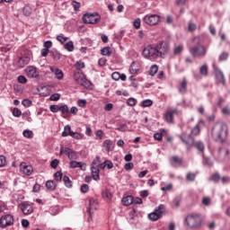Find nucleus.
<instances>
[{"mask_svg":"<svg viewBox=\"0 0 230 230\" xmlns=\"http://www.w3.org/2000/svg\"><path fill=\"white\" fill-rule=\"evenodd\" d=\"M170 51V44L166 41H160L156 44L147 45L144 48L142 55L144 58L151 60L152 62H157L159 58H164L165 55H168Z\"/></svg>","mask_w":230,"mask_h":230,"instance_id":"f257e3e1","label":"nucleus"},{"mask_svg":"<svg viewBox=\"0 0 230 230\" xmlns=\"http://www.w3.org/2000/svg\"><path fill=\"white\" fill-rule=\"evenodd\" d=\"M227 124H226L225 122L216 123L212 130L214 139H216L219 143H224V141H226L227 137Z\"/></svg>","mask_w":230,"mask_h":230,"instance_id":"f03ea898","label":"nucleus"},{"mask_svg":"<svg viewBox=\"0 0 230 230\" xmlns=\"http://www.w3.org/2000/svg\"><path fill=\"white\" fill-rule=\"evenodd\" d=\"M185 222L188 227L190 229H197V227H200V224H202V218H200V215L199 214H190L187 216Z\"/></svg>","mask_w":230,"mask_h":230,"instance_id":"7ed1b4c3","label":"nucleus"},{"mask_svg":"<svg viewBox=\"0 0 230 230\" xmlns=\"http://www.w3.org/2000/svg\"><path fill=\"white\" fill-rule=\"evenodd\" d=\"M165 211H166V206L161 204L158 207H156L153 212L148 214V218L152 222H157V220H160V218H163Z\"/></svg>","mask_w":230,"mask_h":230,"instance_id":"20e7f679","label":"nucleus"},{"mask_svg":"<svg viewBox=\"0 0 230 230\" xmlns=\"http://www.w3.org/2000/svg\"><path fill=\"white\" fill-rule=\"evenodd\" d=\"M15 223V218L12 214H4L0 217V229H6V227H12Z\"/></svg>","mask_w":230,"mask_h":230,"instance_id":"39448f33","label":"nucleus"},{"mask_svg":"<svg viewBox=\"0 0 230 230\" xmlns=\"http://www.w3.org/2000/svg\"><path fill=\"white\" fill-rule=\"evenodd\" d=\"M84 24H97L102 20V16L98 13H85L83 15Z\"/></svg>","mask_w":230,"mask_h":230,"instance_id":"423d86ee","label":"nucleus"},{"mask_svg":"<svg viewBox=\"0 0 230 230\" xmlns=\"http://www.w3.org/2000/svg\"><path fill=\"white\" fill-rule=\"evenodd\" d=\"M190 54L192 57L196 58H204L208 53V49L202 45L192 47L190 49Z\"/></svg>","mask_w":230,"mask_h":230,"instance_id":"0eeeda50","label":"nucleus"},{"mask_svg":"<svg viewBox=\"0 0 230 230\" xmlns=\"http://www.w3.org/2000/svg\"><path fill=\"white\" fill-rule=\"evenodd\" d=\"M143 22L148 26H157L161 22V16L159 14H146L143 18Z\"/></svg>","mask_w":230,"mask_h":230,"instance_id":"6e6552de","label":"nucleus"},{"mask_svg":"<svg viewBox=\"0 0 230 230\" xmlns=\"http://www.w3.org/2000/svg\"><path fill=\"white\" fill-rule=\"evenodd\" d=\"M75 80L79 85L85 87V89H89L93 85V83H91L84 74H75Z\"/></svg>","mask_w":230,"mask_h":230,"instance_id":"1a4fd4ad","label":"nucleus"},{"mask_svg":"<svg viewBox=\"0 0 230 230\" xmlns=\"http://www.w3.org/2000/svg\"><path fill=\"white\" fill-rule=\"evenodd\" d=\"M181 141L184 143L187 146V150H191V146H193V143L195 142V138L191 135H188L186 133H182L179 136Z\"/></svg>","mask_w":230,"mask_h":230,"instance_id":"9d476101","label":"nucleus"},{"mask_svg":"<svg viewBox=\"0 0 230 230\" xmlns=\"http://www.w3.org/2000/svg\"><path fill=\"white\" fill-rule=\"evenodd\" d=\"M213 69H214V75L216 76L217 82H218V84H221V85H225L226 76L224 75V72H222V70H220V68H218L215 65L213 66Z\"/></svg>","mask_w":230,"mask_h":230,"instance_id":"9b49d317","label":"nucleus"},{"mask_svg":"<svg viewBox=\"0 0 230 230\" xmlns=\"http://www.w3.org/2000/svg\"><path fill=\"white\" fill-rule=\"evenodd\" d=\"M19 208L23 215H31L33 213V205L30 202L23 201L19 204Z\"/></svg>","mask_w":230,"mask_h":230,"instance_id":"f8f14e48","label":"nucleus"},{"mask_svg":"<svg viewBox=\"0 0 230 230\" xmlns=\"http://www.w3.org/2000/svg\"><path fill=\"white\" fill-rule=\"evenodd\" d=\"M31 61V56L30 54H25L19 58L17 63L18 67L22 69V67H26V66H28V64H30Z\"/></svg>","mask_w":230,"mask_h":230,"instance_id":"ddd939ff","label":"nucleus"},{"mask_svg":"<svg viewBox=\"0 0 230 230\" xmlns=\"http://www.w3.org/2000/svg\"><path fill=\"white\" fill-rule=\"evenodd\" d=\"M20 172H22L23 175L30 176L31 173H33V167L31 165L26 164V163L22 162L20 164Z\"/></svg>","mask_w":230,"mask_h":230,"instance_id":"4468645a","label":"nucleus"},{"mask_svg":"<svg viewBox=\"0 0 230 230\" xmlns=\"http://www.w3.org/2000/svg\"><path fill=\"white\" fill-rule=\"evenodd\" d=\"M64 154H65V155H66L68 157V159H70V161L78 159V155H77L76 151H75L69 147H65Z\"/></svg>","mask_w":230,"mask_h":230,"instance_id":"2eb2a0df","label":"nucleus"},{"mask_svg":"<svg viewBox=\"0 0 230 230\" xmlns=\"http://www.w3.org/2000/svg\"><path fill=\"white\" fill-rule=\"evenodd\" d=\"M50 71L57 80H64V72L57 66H50Z\"/></svg>","mask_w":230,"mask_h":230,"instance_id":"dca6fc26","label":"nucleus"},{"mask_svg":"<svg viewBox=\"0 0 230 230\" xmlns=\"http://www.w3.org/2000/svg\"><path fill=\"white\" fill-rule=\"evenodd\" d=\"M25 71L28 78H37L39 76V71L34 66H28Z\"/></svg>","mask_w":230,"mask_h":230,"instance_id":"f3484780","label":"nucleus"},{"mask_svg":"<svg viewBox=\"0 0 230 230\" xmlns=\"http://www.w3.org/2000/svg\"><path fill=\"white\" fill-rule=\"evenodd\" d=\"M192 146L199 152V154H204V150H206V146L204 145V142L200 140H197L193 142Z\"/></svg>","mask_w":230,"mask_h":230,"instance_id":"a211bd4d","label":"nucleus"},{"mask_svg":"<svg viewBox=\"0 0 230 230\" xmlns=\"http://www.w3.org/2000/svg\"><path fill=\"white\" fill-rule=\"evenodd\" d=\"M206 122L204 120H199V123L191 129L192 136H199L200 134V127H204Z\"/></svg>","mask_w":230,"mask_h":230,"instance_id":"6ab92c4d","label":"nucleus"},{"mask_svg":"<svg viewBox=\"0 0 230 230\" xmlns=\"http://www.w3.org/2000/svg\"><path fill=\"white\" fill-rule=\"evenodd\" d=\"M45 187L49 191H55V190H57V181L49 180L46 181Z\"/></svg>","mask_w":230,"mask_h":230,"instance_id":"aec40b11","label":"nucleus"},{"mask_svg":"<svg viewBox=\"0 0 230 230\" xmlns=\"http://www.w3.org/2000/svg\"><path fill=\"white\" fill-rule=\"evenodd\" d=\"M187 87H188V81H186V79H183L180 84V85L178 86L179 93L181 94H186Z\"/></svg>","mask_w":230,"mask_h":230,"instance_id":"412c9836","label":"nucleus"},{"mask_svg":"<svg viewBox=\"0 0 230 230\" xmlns=\"http://www.w3.org/2000/svg\"><path fill=\"white\" fill-rule=\"evenodd\" d=\"M96 209H98V202H96V199H91L89 208H88L90 215H93V211H96Z\"/></svg>","mask_w":230,"mask_h":230,"instance_id":"4be33fe9","label":"nucleus"},{"mask_svg":"<svg viewBox=\"0 0 230 230\" xmlns=\"http://www.w3.org/2000/svg\"><path fill=\"white\" fill-rule=\"evenodd\" d=\"M70 168H80V170H85V167L84 168V164L82 162H76V161H70L69 163Z\"/></svg>","mask_w":230,"mask_h":230,"instance_id":"5701e85b","label":"nucleus"},{"mask_svg":"<svg viewBox=\"0 0 230 230\" xmlns=\"http://www.w3.org/2000/svg\"><path fill=\"white\" fill-rule=\"evenodd\" d=\"M123 206H130L134 204V196H127L122 199Z\"/></svg>","mask_w":230,"mask_h":230,"instance_id":"b1692460","label":"nucleus"},{"mask_svg":"<svg viewBox=\"0 0 230 230\" xmlns=\"http://www.w3.org/2000/svg\"><path fill=\"white\" fill-rule=\"evenodd\" d=\"M173 164L174 168H180V166L184 164V162L182 161V158L179 156H173Z\"/></svg>","mask_w":230,"mask_h":230,"instance_id":"393cba45","label":"nucleus"},{"mask_svg":"<svg viewBox=\"0 0 230 230\" xmlns=\"http://www.w3.org/2000/svg\"><path fill=\"white\" fill-rule=\"evenodd\" d=\"M101 55L103 57H111V55H112V49H111V47H104L101 49Z\"/></svg>","mask_w":230,"mask_h":230,"instance_id":"a878e982","label":"nucleus"},{"mask_svg":"<svg viewBox=\"0 0 230 230\" xmlns=\"http://www.w3.org/2000/svg\"><path fill=\"white\" fill-rule=\"evenodd\" d=\"M59 111L63 116V118H66L67 114H69V107H67L66 104H63L59 106Z\"/></svg>","mask_w":230,"mask_h":230,"instance_id":"bb28decb","label":"nucleus"},{"mask_svg":"<svg viewBox=\"0 0 230 230\" xmlns=\"http://www.w3.org/2000/svg\"><path fill=\"white\" fill-rule=\"evenodd\" d=\"M102 199H104V200H111L112 199V193L108 189L102 190Z\"/></svg>","mask_w":230,"mask_h":230,"instance_id":"cd10ccee","label":"nucleus"},{"mask_svg":"<svg viewBox=\"0 0 230 230\" xmlns=\"http://www.w3.org/2000/svg\"><path fill=\"white\" fill-rule=\"evenodd\" d=\"M112 140L107 139L102 143L103 148H105L106 152H111V149L112 148Z\"/></svg>","mask_w":230,"mask_h":230,"instance_id":"c85d7f7f","label":"nucleus"},{"mask_svg":"<svg viewBox=\"0 0 230 230\" xmlns=\"http://www.w3.org/2000/svg\"><path fill=\"white\" fill-rule=\"evenodd\" d=\"M164 119L167 123H173V111H167L164 114Z\"/></svg>","mask_w":230,"mask_h":230,"instance_id":"c756f323","label":"nucleus"},{"mask_svg":"<svg viewBox=\"0 0 230 230\" xmlns=\"http://www.w3.org/2000/svg\"><path fill=\"white\" fill-rule=\"evenodd\" d=\"M71 132H73V131H71V126L66 125L64 127V130H63L61 136H62V137H67V136H71Z\"/></svg>","mask_w":230,"mask_h":230,"instance_id":"7c9ffc66","label":"nucleus"},{"mask_svg":"<svg viewBox=\"0 0 230 230\" xmlns=\"http://www.w3.org/2000/svg\"><path fill=\"white\" fill-rule=\"evenodd\" d=\"M63 182L66 188H73V181L69 179V176L65 175L63 177Z\"/></svg>","mask_w":230,"mask_h":230,"instance_id":"2f4dec72","label":"nucleus"},{"mask_svg":"<svg viewBox=\"0 0 230 230\" xmlns=\"http://www.w3.org/2000/svg\"><path fill=\"white\" fill-rule=\"evenodd\" d=\"M202 164L204 166H208V168H211L213 166V161H211V158L206 157L204 155H203Z\"/></svg>","mask_w":230,"mask_h":230,"instance_id":"473e14b6","label":"nucleus"},{"mask_svg":"<svg viewBox=\"0 0 230 230\" xmlns=\"http://www.w3.org/2000/svg\"><path fill=\"white\" fill-rule=\"evenodd\" d=\"M141 107L146 108V107H152L154 105V101L150 99L144 100L140 102Z\"/></svg>","mask_w":230,"mask_h":230,"instance_id":"72a5a7b5","label":"nucleus"},{"mask_svg":"<svg viewBox=\"0 0 230 230\" xmlns=\"http://www.w3.org/2000/svg\"><path fill=\"white\" fill-rule=\"evenodd\" d=\"M157 71H159V66L157 65L151 66L149 69L150 76H155V75L157 74Z\"/></svg>","mask_w":230,"mask_h":230,"instance_id":"f704fd0d","label":"nucleus"},{"mask_svg":"<svg viewBox=\"0 0 230 230\" xmlns=\"http://www.w3.org/2000/svg\"><path fill=\"white\" fill-rule=\"evenodd\" d=\"M64 48L65 49H66V51H75V44L73 43V41L66 42Z\"/></svg>","mask_w":230,"mask_h":230,"instance_id":"c9c22d12","label":"nucleus"},{"mask_svg":"<svg viewBox=\"0 0 230 230\" xmlns=\"http://www.w3.org/2000/svg\"><path fill=\"white\" fill-rule=\"evenodd\" d=\"M50 54L52 55L54 60H60V58H62V54H60L58 50H52L50 51Z\"/></svg>","mask_w":230,"mask_h":230,"instance_id":"e433bc0d","label":"nucleus"},{"mask_svg":"<svg viewBox=\"0 0 230 230\" xmlns=\"http://www.w3.org/2000/svg\"><path fill=\"white\" fill-rule=\"evenodd\" d=\"M70 137H73V139H84V134L72 131L70 133Z\"/></svg>","mask_w":230,"mask_h":230,"instance_id":"4c0bfd02","label":"nucleus"},{"mask_svg":"<svg viewBox=\"0 0 230 230\" xmlns=\"http://www.w3.org/2000/svg\"><path fill=\"white\" fill-rule=\"evenodd\" d=\"M138 72L139 68H137V66H136V64L133 62L129 67V73L131 75H137Z\"/></svg>","mask_w":230,"mask_h":230,"instance_id":"58836bf2","label":"nucleus"},{"mask_svg":"<svg viewBox=\"0 0 230 230\" xmlns=\"http://www.w3.org/2000/svg\"><path fill=\"white\" fill-rule=\"evenodd\" d=\"M22 134H23V137H27V139L33 138V131L31 130L25 129L23 130Z\"/></svg>","mask_w":230,"mask_h":230,"instance_id":"ea45409f","label":"nucleus"},{"mask_svg":"<svg viewBox=\"0 0 230 230\" xmlns=\"http://www.w3.org/2000/svg\"><path fill=\"white\" fill-rule=\"evenodd\" d=\"M62 172L61 171H58L54 173V179L56 182H62Z\"/></svg>","mask_w":230,"mask_h":230,"instance_id":"a19ab883","label":"nucleus"},{"mask_svg":"<svg viewBox=\"0 0 230 230\" xmlns=\"http://www.w3.org/2000/svg\"><path fill=\"white\" fill-rule=\"evenodd\" d=\"M199 73L202 75V76H208V65H203L199 68Z\"/></svg>","mask_w":230,"mask_h":230,"instance_id":"79ce46f5","label":"nucleus"},{"mask_svg":"<svg viewBox=\"0 0 230 230\" xmlns=\"http://www.w3.org/2000/svg\"><path fill=\"white\" fill-rule=\"evenodd\" d=\"M129 80L131 82L130 85L131 87H134L135 89H137L138 84H137V80L136 79V77L134 75L129 76Z\"/></svg>","mask_w":230,"mask_h":230,"instance_id":"37998d69","label":"nucleus"},{"mask_svg":"<svg viewBox=\"0 0 230 230\" xmlns=\"http://www.w3.org/2000/svg\"><path fill=\"white\" fill-rule=\"evenodd\" d=\"M67 37L64 36V34H59L57 36V40L61 44H64L67 40Z\"/></svg>","mask_w":230,"mask_h":230,"instance_id":"c03bdc74","label":"nucleus"},{"mask_svg":"<svg viewBox=\"0 0 230 230\" xmlns=\"http://www.w3.org/2000/svg\"><path fill=\"white\" fill-rule=\"evenodd\" d=\"M128 126L127 124H119V126L116 128L119 132H127Z\"/></svg>","mask_w":230,"mask_h":230,"instance_id":"a18cd8bd","label":"nucleus"},{"mask_svg":"<svg viewBox=\"0 0 230 230\" xmlns=\"http://www.w3.org/2000/svg\"><path fill=\"white\" fill-rule=\"evenodd\" d=\"M100 163H101L100 156H96L95 159H93L91 166H93L95 168H100Z\"/></svg>","mask_w":230,"mask_h":230,"instance_id":"49530a36","label":"nucleus"},{"mask_svg":"<svg viewBox=\"0 0 230 230\" xmlns=\"http://www.w3.org/2000/svg\"><path fill=\"white\" fill-rule=\"evenodd\" d=\"M172 189H173V185L172 183H169L161 188L162 191H164V193H166V191H172Z\"/></svg>","mask_w":230,"mask_h":230,"instance_id":"de8ad7c7","label":"nucleus"},{"mask_svg":"<svg viewBox=\"0 0 230 230\" xmlns=\"http://www.w3.org/2000/svg\"><path fill=\"white\" fill-rule=\"evenodd\" d=\"M133 26L136 30H139L141 28V19L137 18L133 22Z\"/></svg>","mask_w":230,"mask_h":230,"instance_id":"09e8293b","label":"nucleus"},{"mask_svg":"<svg viewBox=\"0 0 230 230\" xmlns=\"http://www.w3.org/2000/svg\"><path fill=\"white\" fill-rule=\"evenodd\" d=\"M221 179H222V177L220 176V173L216 172V173L212 174L213 182H219Z\"/></svg>","mask_w":230,"mask_h":230,"instance_id":"8fccbe9b","label":"nucleus"},{"mask_svg":"<svg viewBox=\"0 0 230 230\" xmlns=\"http://www.w3.org/2000/svg\"><path fill=\"white\" fill-rule=\"evenodd\" d=\"M182 49H184V47L182 45L175 47L173 51L174 55H181V53H182Z\"/></svg>","mask_w":230,"mask_h":230,"instance_id":"3c124183","label":"nucleus"},{"mask_svg":"<svg viewBox=\"0 0 230 230\" xmlns=\"http://www.w3.org/2000/svg\"><path fill=\"white\" fill-rule=\"evenodd\" d=\"M21 114H22V111H21L19 108H13V116H14V118H21Z\"/></svg>","mask_w":230,"mask_h":230,"instance_id":"603ef678","label":"nucleus"},{"mask_svg":"<svg viewBox=\"0 0 230 230\" xmlns=\"http://www.w3.org/2000/svg\"><path fill=\"white\" fill-rule=\"evenodd\" d=\"M49 111L50 112H54V113H57L60 111V106L59 105H50L49 106Z\"/></svg>","mask_w":230,"mask_h":230,"instance_id":"864d4df0","label":"nucleus"},{"mask_svg":"<svg viewBox=\"0 0 230 230\" xmlns=\"http://www.w3.org/2000/svg\"><path fill=\"white\" fill-rule=\"evenodd\" d=\"M17 80H18V83L19 84H28V79L26 78V76H24V75H19L18 77H17Z\"/></svg>","mask_w":230,"mask_h":230,"instance_id":"5fc2aeb1","label":"nucleus"},{"mask_svg":"<svg viewBox=\"0 0 230 230\" xmlns=\"http://www.w3.org/2000/svg\"><path fill=\"white\" fill-rule=\"evenodd\" d=\"M137 103V100H136L135 98H129L127 101V104L129 105V107H134V105H136Z\"/></svg>","mask_w":230,"mask_h":230,"instance_id":"6e6d98bb","label":"nucleus"},{"mask_svg":"<svg viewBox=\"0 0 230 230\" xmlns=\"http://www.w3.org/2000/svg\"><path fill=\"white\" fill-rule=\"evenodd\" d=\"M195 177H196V175H195V173H193V172H189V173H187V175H186L187 181H190V182H193V181H195Z\"/></svg>","mask_w":230,"mask_h":230,"instance_id":"4d7b16f0","label":"nucleus"},{"mask_svg":"<svg viewBox=\"0 0 230 230\" xmlns=\"http://www.w3.org/2000/svg\"><path fill=\"white\" fill-rule=\"evenodd\" d=\"M49 100L51 102H58V100H60L59 93H53L52 95H50Z\"/></svg>","mask_w":230,"mask_h":230,"instance_id":"13d9d810","label":"nucleus"},{"mask_svg":"<svg viewBox=\"0 0 230 230\" xmlns=\"http://www.w3.org/2000/svg\"><path fill=\"white\" fill-rule=\"evenodd\" d=\"M31 101L30 99H24L22 102V105H23V107H31Z\"/></svg>","mask_w":230,"mask_h":230,"instance_id":"bf43d9fd","label":"nucleus"},{"mask_svg":"<svg viewBox=\"0 0 230 230\" xmlns=\"http://www.w3.org/2000/svg\"><path fill=\"white\" fill-rule=\"evenodd\" d=\"M6 165V157L0 155V168H4Z\"/></svg>","mask_w":230,"mask_h":230,"instance_id":"052dcab7","label":"nucleus"},{"mask_svg":"<svg viewBox=\"0 0 230 230\" xmlns=\"http://www.w3.org/2000/svg\"><path fill=\"white\" fill-rule=\"evenodd\" d=\"M93 181H100V172H91Z\"/></svg>","mask_w":230,"mask_h":230,"instance_id":"680f3d73","label":"nucleus"},{"mask_svg":"<svg viewBox=\"0 0 230 230\" xmlns=\"http://www.w3.org/2000/svg\"><path fill=\"white\" fill-rule=\"evenodd\" d=\"M154 139L155 141H162L163 140V133H155Z\"/></svg>","mask_w":230,"mask_h":230,"instance_id":"e2e57ef3","label":"nucleus"},{"mask_svg":"<svg viewBox=\"0 0 230 230\" xmlns=\"http://www.w3.org/2000/svg\"><path fill=\"white\" fill-rule=\"evenodd\" d=\"M40 191V184L35 183L32 188L33 193H39Z\"/></svg>","mask_w":230,"mask_h":230,"instance_id":"0e129e2a","label":"nucleus"},{"mask_svg":"<svg viewBox=\"0 0 230 230\" xmlns=\"http://www.w3.org/2000/svg\"><path fill=\"white\" fill-rule=\"evenodd\" d=\"M81 191H82V193H88L89 192V185H87L85 183L81 185Z\"/></svg>","mask_w":230,"mask_h":230,"instance_id":"69168bd1","label":"nucleus"},{"mask_svg":"<svg viewBox=\"0 0 230 230\" xmlns=\"http://www.w3.org/2000/svg\"><path fill=\"white\" fill-rule=\"evenodd\" d=\"M119 72H113L112 74H111V78H112V80H115V82H118V80H119Z\"/></svg>","mask_w":230,"mask_h":230,"instance_id":"338daca9","label":"nucleus"},{"mask_svg":"<svg viewBox=\"0 0 230 230\" xmlns=\"http://www.w3.org/2000/svg\"><path fill=\"white\" fill-rule=\"evenodd\" d=\"M230 178L229 176H223L221 178L222 184H229Z\"/></svg>","mask_w":230,"mask_h":230,"instance_id":"774afa93","label":"nucleus"}]
</instances>
